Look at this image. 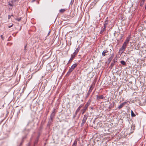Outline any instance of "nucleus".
<instances>
[{"label": "nucleus", "mask_w": 146, "mask_h": 146, "mask_svg": "<svg viewBox=\"0 0 146 146\" xmlns=\"http://www.w3.org/2000/svg\"><path fill=\"white\" fill-rule=\"evenodd\" d=\"M91 101V100L90 98L86 104L85 105L84 107L82 110V114H83L87 110L88 108V106L90 105Z\"/></svg>", "instance_id": "f257e3e1"}, {"label": "nucleus", "mask_w": 146, "mask_h": 146, "mask_svg": "<svg viewBox=\"0 0 146 146\" xmlns=\"http://www.w3.org/2000/svg\"><path fill=\"white\" fill-rule=\"evenodd\" d=\"M89 113H87L85 114L84 115V117L82 119V122L81 124V127H82L84 126V123H85L86 120L88 116Z\"/></svg>", "instance_id": "f03ea898"}, {"label": "nucleus", "mask_w": 146, "mask_h": 146, "mask_svg": "<svg viewBox=\"0 0 146 146\" xmlns=\"http://www.w3.org/2000/svg\"><path fill=\"white\" fill-rule=\"evenodd\" d=\"M94 87V85L93 84H92L90 86V88H89V90L88 91L87 93V94L86 96V98H88L89 96L90 93L92 92V90L93 89Z\"/></svg>", "instance_id": "7ed1b4c3"}, {"label": "nucleus", "mask_w": 146, "mask_h": 146, "mask_svg": "<svg viewBox=\"0 0 146 146\" xmlns=\"http://www.w3.org/2000/svg\"><path fill=\"white\" fill-rule=\"evenodd\" d=\"M53 118L52 117H50V118L49 119V121L47 126H48L50 127L51 125L52 124L53 121Z\"/></svg>", "instance_id": "20e7f679"}, {"label": "nucleus", "mask_w": 146, "mask_h": 146, "mask_svg": "<svg viewBox=\"0 0 146 146\" xmlns=\"http://www.w3.org/2000/svg\"><path fill=\"white\" fill-rule=\"evenodd\" d=\"M40 133H38V135L36 138L34 143V146H35L37 144L38 142V139L40 136Z\"/></svg>", "instance_id": "39448f33"}, {"label": "nucleus", "mask_w": 146, "mask_h": 146, "mask_svg": "<svg viewBox=\"0 0 146 146\" xmlns=\"http://www.w3.org/2000/svg\"><path fill=\"white\" fill-rule=\"evenodd\" d=\"M53 111L51 114L50 116V117H52V118H54V116H55V114L56 113V111H55V109L54 108Z\"/></svg>", "instance_id": "423d86ee"}, {"label": "nucleus", "mask_w": 146, "mask_h": 146, "mask_svg": "<svg viewBox=\"0 0 146 146\" xmlns=\"http://www.w3.org/2000/svg\"><path fill=\"white\" fill-rule=\"evenodd\" d=\"M126 48L122 46L120 48L119 52H121V54H122L125 51Z\"/></svg>", "instance_id": "0eeeda50"}, {"label": "nucleus", "mask_w": 146, "mask_h": 146, "mask_svg": "<svg viewBox=\"0 0 146 146\" xmlns=\"http://www.w3.org/2000/svg\"><path fill=\"white\" fill-rule=\"evenodd\" d=\"M80 49V46H79L76 49V50H75V52L73 54L76 56L77 54V53L78 52L79 50Z\"/></svg>", "instance_id": "6e6552de"}, {"label": "nucleus", "mask_w": 146, "mask_h": 146, "mask_svg": "<svg viewBox=\"0 0 146 146\" xmlns=\"http://www.w3.org/2000/svg\"><path fill=\"white\" fill-rule=\"evenodd\" d=\"M127 102H125L122 103L118 107V108L120 110V109L125 105L127 103Z\"/></svg>", "instance_id": "1a4fd4ad"}, {"label": "nucleus", "mask_w": 146, "mask_h": 146, "mask_svg": "<svg viewBox=\"0 0 146 146\" xmlns=\"http://www.w3.org/2000/svg\"><path fill=\"white\" fill-rule=\"evenodd\" d=\"M75 56H76L73 54H71L70 59L68 61V63H70V61H72Z\"/></svg>", "instance_id": "9d476101"}, {"label": "nucleus", "mask_w": 146, "mask_h": 146, "mask_svg": "<svg viewBox=\"0 0 146 146\" xmlns=\"http://www.w3.org/2000/svg\"><path fill=\"white\" fill-rule=\"evenodd\" d=\"M113 53L111 55L110 57L108 59V61L109 62V63H110V62L111 61L113 57Z\"/></svg>", "instance_id": "9b49d317"}, {"label": "nucleus", "mask_w": 146, "mask_h": 146, "mask_svg": "<svg viewBox=\"0 0 146 146\" xmlns=\"http://www.w3.org/2000/svg\"><path fill=\"white\" fill-rule=\"evenodd\" d=\"M83 105L84 104H80V106H79V107L76 110V111L78 112L80 111V109L83 106Z\"/></svg>", "instance_id": "f8f14e48"}, {"label": "nucleus", "mask_w": 146, "mask_h": 146, "mask_svg": "<svg viewBox=\"0 0 146 146\" xmlns=\"http://www.w3.org/2000/svg\"><path fill=\"white\" fill-rule=\"evenodd\" d=\"M115 63V60L114 59L113 60V62L111 63L110 66L109 67V68L110 69H112V68L113 67V66L114 65Z\"/></svg>", "instance_id": "ddd939ff"}, {"label": "nucleus", "mask_w": 146, "mask_h": 146, "mask_svg": "<svg viewBox=\"0 0 146 146\" xmlns=\"http://www.w3.org/2000/svg\"><path fill=\"white\" fill-rule=\"evenodd\" d=\"M114 102L112 104H110L109 106L108 107V108L109 109H111L113 108L114 106Z\"/></svg>", "instance_id": "4468645a"}, {"label": "nucleus", "mask_w": 146, "mask_h": 146, "mask_svg": "<svg viewBox=\"0 0 146 146\" xmlns=\"http://www.w3.org/2000/svg\"><path fill=\"white\" fill-rule=\"evenodd\" d=\"M77 66V64L76 63L73 64L70 68L72 70L75 68Z\"/></svg>", "instance_id": "2eb2a0df"}, {"label": "nucleus", "mask_w": 146, "mask_h": 146, "mask_svg": "<svg viewBox=\"0 0 146 146\" xmlns=\"http://www.w3.org/2000/svg\"><path fill=\"white\" fill-rule=\"evenodd\" d=\"M97 98H98L100 99H104L105 98V97H104L103 95L101 96H97Z\"/></svg>", "instance_id": "dca6fc26"}, {"label": "nucleus", "mask_w": 146, "mask_h": 146, "mask_svg": "<svg viewBox=\"0 0 146 146\" xmlns=\"http://www.w3.org/2000/svg\"><path fill=\"white\" fill-rule=\"evenodd\" d=\"M108 51L107 50H104L103 51L102 53V55L103 56H104L106 55V53L108 52Z\"/></svg>", "instance_id": "f3484780"}, {"label": "nucleus", "mask_w": 146, "mask_h": 146, "mask_svg": "<svg viewBox=\"0 0 146 146\" xmlns=\"http://www.w3.org/2000/svg\"><path fill=\"white\" fill-rule=\"evenodd\" d=\"M72 71L73 70L72 69H71L70 68L69 70L68 71V72L66 74V76H69L70 74Z\"/></svg>", "instance_id": "a211bd4d"}, {"label": "nucleus", "mask_w": 146, "mask_h": 146, "mask_svg": "<svg viewBox=\"0 0 146 146\" xmlns=\"http://www.w3.org/2000/svg\"><path fill=\"white\" fill-rule=\"evenodd\" d=\"M130 38L127 37L126 39V40L124 42V43H125V44H127L130 40Z\"/></svg>", "instance_id": "6ab92c4d"}, {"label": "nucleus", "mask_w": 146, "mask_h": 146, "mask_svg": "<svg viewBox=\"0 0 146 146\" xmlns=\"http://www.w3.org/2000/svg\"><path fill=\"white\" fill-rule=\"evenodd\" d=\"M106 29L103 28H102L100 32V33L101 34H102L104 31H106Z\"/></svg>", "instance_id": "aec40b11"}, {"label": "nucleus", "mask_w": 146, "mask_h": 146, "mask_svg": "<svg viewBox=\"0 0 146 146\" xmlns=\"http://www.w3.org/2000/svg\"><path fill=\"white\" fill-rule=\"evenodd\" d=\"M131 115L132 117H134L136 116L135 114L134 113L132 110H131Z\"/></svg>", "instance_id": "412c9836"}, {"label": "nucleus", "mask_w": 146, "mask_h": 146, "mask_svg": "<svg viewBox=\"0 0 146 146\" xmlns=\"http://www.w3.org/2000/svg\"><path fill=\"white\" fill-rule=\"evenodd\" d=\"M77 143V141L75 140L74 141L72 146H76Z\"/></svg>", "instance_id": "4be33fe9"}, {"label": "nucleus", "mask_w": 146, "mask_h": 146, "mask_svg": "<svg viewBox=\"0 0 146 146\" xmlns=\"http://www.w3.org/2000/svg\"><path fill=\"white\" fill-rule=\"evenodd\" d=\"M65 11V9H60L59 11L60 13H63Z\"/></svg>", "instance_id": "5701e85b"}, {"label": "nucleus", "mask_w": 146, "mask_h": 146, "mask_svg": "<svg viewBox=\"0 0 146 146\" xmlns=\"http://www.w3.org/2000/svg\"><path fill=\"white\" fill-rule=\"evenodd\" d=\"M121 64L123 65H126V63L123 60H121L120 61Z\"/></svg>", "instance_id": "b1692460"}, {"label": "nucleus", "mask_w": 146, "mask_h": 146, "mask_svg": "<svg viewBox=\"0 0 146 146\" xmlns=\"http://www.w3.org/2000/svg\"><path fill=\"white\" fill-rule=\"evenodd\" d=\"M145 1H143V0H142L141 1V2L140 5L141 7H142L143 6V5Z\"/></svg>", "instance_id": "393cba45"}, {"label": "nucleus", "mask_w": 146, "mask_h": 146, "mask_svg": "<svg viewBox=\"0 0 146 146\" xmlns=\"http://www.w3.org/2000/svg\"><path fill=\"white\" fill-rule=\"evenodd\" d=\"M78 113V112H77V111H76L75 113L73 115V118H75V117L76 116V115H77Z\"/></svg>", "instance_id": "a878e982"}, {"label": "nucleus", "mask_w": 146, "mask_h": 146, "mask_svg": "<svg viewBox=\"0 0 146 146\" xmlns=\"http://www.w3.org/2000/svg\"><path fill=\"white\" fill-rule=\"evenodd\" d=\"M108 20H106L105 21H104V25H107L108 24Z\"/></svg>", "instance_id": "bb28decb"}, {"label": "nucleus", "mask_w": 146, "mask_h": 146, "mask_svg": "<svg viewBox=\"0 0 146 146\" xmlns=\"http://www.w3.org/2000/svg\"><path fill=\"white\" fill-rule=\"evenodd\" d=\"M127 44H125V43L124 42L122 45V46L124 47H125L126 48V47L127 46Z\"/></svg>", "instance_id": "cd10ccee"}, {"label": "nucleus", "mask_w": 146, "mask_h": 146, "mask_svg": "<svg viewBox=\"0 0 146 146\" xmlns=\"http://www.w3.org/2000/svg\"><path fill=\"white\" fill-rule=\"evenodd\" d=\"M21 17H20V18H17L16 19V20L17 21H20L21 20Z\"/></svg>", "instance_id": "c85d7f7f"}, {"label": "nucleus", "mask_w": 146, "mask_h": 146, "mask_svg": "<svg viewBox=\"0 0 146 146\" xmlns=\"http://www.w3.org/2000/svg\"><path fill=\"white\" fill-rule=\"evenodd\" d=\"M123 35L121 34V36H120V37L119 39L120 40H121L122 38L123 37Z\"/></svg>", "instance_id": "c756f323"}, {"label": "nucleus", "mask_w": 146, "mask_h": 146, "mask_svg": "<svg viewBox=\"0 0 146 146\" xmlns=\"http://www.w3.org/2000/svg\"><path fill=\"white\" fill-rule=\"evenodd\" d=\"M26 47H27V45H26L24 47V50H25V52H26Z\"/></svg>", "instance_id": "7c9ffc66"}, {"label": "nucleus", "mask_w": 146, "mask_h": 146, "mask_svg": "<svg viewBox=\"0 0 146 146\" xmlns=\"http://www.w3.org/2000/svg\"><path fill=\"white\" fill-rule=\"evenodd\" d=\"M17 0H12L11 2L12 3H13V2H15Z\"/></svg>", "instance_id": "2f4dec72"}, {"label": "nucleus", "mask_w": 146, "mask_h": 146, "mask_svg": "<svg viewBox=\"0 0 146 146\" xmlns=\"http://www.w3.org/2000/svg\"><path fill=\"white\" fill-rule=\"evenodd\" d=\"M104 27L103 28H104L106 29V27H107V25L104 24Z\"/></svg>", "instance_id": "473e14b6"}, {"label": "nucleus", "mask_w": 146, "mask_h": 146, "mask_svg": "<svg viewBox=\"0 0 146 146\" xmlns=\"http://www.w3.org/2000/svg\"><path fill=\"white\" fill-rule=\"evenodd\" d=\"M9 5L12 7L13 6V5L12 4H11L9 3Z\"/></svg>", "instance_id": "72a5a7b5"}, {"label": "nucleus", "mask_w": 146, "mask_h": 146, "mask_svg": "<svg viewBox=\"0 0 146 146\" xmlns=\"http://www.w3.org/2000/svg\"><path fill=\"white\" fill-rule=\"evenodd\" d=\"M11 17V16L10 15H9L8 17V19H10Z\"/></svg>", "instance_id": "f704fd0d"}, {"label": "nucleus", "mask_w": 146, "mask_h": 146, "mask_svg": "<svg viewBox=\"0 0 146 146\" xmlns=\"http://www.w3.org/2000/svg\"><path fill=\"white\" fill-rule=\"evenodd\" d=\"M1 38L3 40H4V38L3 37V36L2 35H1Z\"/></svg>", "instance_id": "c9c22d12"}, {"label": "nucleus", "mask_w": 146, "mask_h": 146, "mask_svg": "<svg viewBox=\"0 0 146 146\" xmlns=\"http://www.w3.org/2000/svg\"><path fill=\"white\" fill-rule=\"evenodd\" d=\"M90 109H91L92 110H93L94 109V108L93 107H90Z\"/></svg>", "instance_id": "e433bc0d"}, {"label": "nucleus", "mask_w": 146, "mask_h": 146, "mask_svg": "<svg viewBox=\"0 0 146 146\" xmlns=\"http://www.w3.org/2000/svg\"><path fill=\"white\" fill-rule=\"evenodd\" d=\"M13 24H12V25H11V26H9L8 27L9 28H10V27H12V26H13Z\"/></svg>", "instance_id": "4c0bfd02"}, {"label": "nucleus", "mask_w": 146, "mask_h": 146, "mask_svg": "<svg viewBox=\"0 0 146 146\" xmlns=\"http://www.w3.org/2000/svg\"><path fill=\"white\" fill-rule=\"evenodd\" d=\"M23 142V141L21 143H20V146H21L22 145Z\"/></svg>", "instance_id": "58836bf2"}, {"label": "nucleus", "mask_w": 146, "mask_h": 146, "mask_svg": "<svg viewBox=\"0 0 146 146\" xmlns=\"http://www.w3.org/2000/svg\"><path fill=\"white\" fill-rule=\"evenodd\" d=\"M50 31H49V32L48 34V35H49V34H50Z\"/></svg>", "instance_id": "ea45409f"}, {"label": "nucleus", "mask_w": 146, "mask_h": 146, "mask_svg": "<svg viewBox=\"0 0 146 146\" xmlns=\"http://www.w3.org/2000/svg\"><path fill=\"white\" fill-rule=\"evenodd\" d=\"M48 112H47V114H46V115H47L48 113Z\"/></svg>", "instance_id": "a19ab883"}, {"label": "nucleus", "mask_w": 146, "mask_h": 146, "mask_svg": "<svg viewBox=\"0 0 146 146\" xmlns=\"http://www.w3.org/2000/svg\"><path fill=\"white\" fill-rule=\"evenodd\" d=\"M11 16H13V15H11Z\"/></svg>", "instance_id": "79ce46f5"}, {"label": "nucleus", "mask_w": 146, "mask_h": 146, "mask_svg": "<svg viewBox=\"0 0 146 146\" xmlns=\"http://www.w3.org/2000/svg\"><path fill=\"white\" fill-rule=\"evenodd\" d=\"M145 101L146 102V99H145Z\"/></svg>", "instance_id": "37998d69"}, {"label": "nucleus", "mask_w": 146, "mask_h": 146, "mask_svg": "<svg viewBox=\"0 0 146 146\" xmlns=\"http://www.w3.org/2000/svg\"><path fill=\"white\" fill-rule=\"evenodd\" d=\"M95 121V120H94V121H93V123H94Z\"/></svg>", "instance_id": "c03bdc74"}, {"label": "nucleus", "mask_w": 146, "mask_h": 146, "mask_svg": "<svg viewBox=\"0 0 146 146\" xmlns=\"http://www.w3.org/2000/svg\"><path fill=\"white\" fill-rule=\"evenodd\" d=\"M70 45H71V43H70Z\"/></svg>", "instance_id": "a18cd8bd"}, {"label": "nucleus", "mask_w": 146, "mask_h": 146, "mask_svg": "<svg viewBox=\"0 0 146 146\" xmlns=\"http://www.w3.org/2000/svg\"><path fill=\"white\" fill-rule=\"evenodd\" d=\"M96 4V3H95L94 4V5H95V4Z\"/></svg>", "instance_id": "49530a36"}]
</instances>
